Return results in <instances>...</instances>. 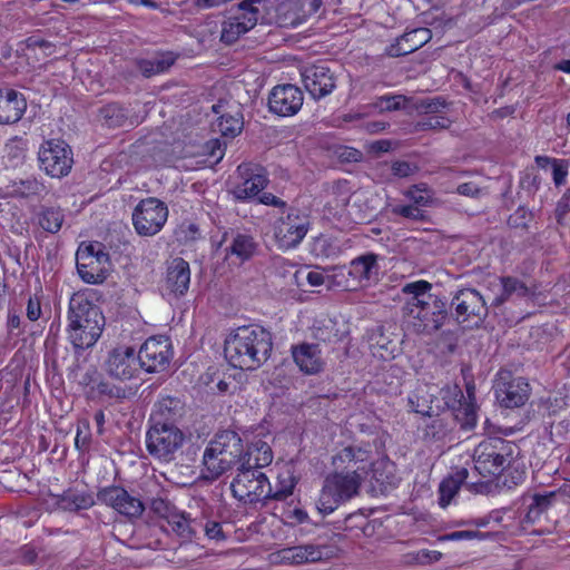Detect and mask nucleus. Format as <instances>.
Here are the masks:
<instances>
[{
    "mask_svg": "<svg viewBox=\"0 0 570 570\" xmlns=\"http://www.w3.org/2000/svg\"><path fill=\"white\" fill-rule=\"evenodd\" d=\"M306 278L311 286H321L325 283V276L320 272L312 271Z\"/></svg>",
    "mask_w": 570,
    "mask_h": 570,
    "instance_id": "64",
    "label": "nucleus"
},
{
    "mask_svg": "<svg viewBox=\"0 0 570 570\" xmlns=\"http://www.w3.org/2000/svg\"><path fill=\"white\" fill-rule=\"evenodd\" d=\"M244 127L243 115L237 110L234 114L224 112L214 124V130L224 137L234 138L239 135Z\"/></svg>",
    "mask_w": 570,
    "mask_h": 570,
    "instance_id": "36",
    "label": "nucleus"
},
{
    "mask_svg": "<svg viewBox=\"0 0 570 570\" xmlns=\"http://www.w3.org/2000/svg\"><path fill=\"white\" fill-rule=\"evenodd\" d=\"M495 396L504 407L522 406L530 396L529 383L523 377H512L509 381L501 377L495 385Z\"/></svg>",
    "mask_w": 570,
    "mask_h": 570,
    "instance_id": "22",
    "label": "nucleus"
},
{
    "mask_svg": "<svg viewBox=\"0 0 570 570\" xmlns=\"http://www.w3.org/2000/svg\"><path fill=\"white\" fill-rule=\"evenodd\" d=\"M139 368L138 355L135 348L129 346L114 348L106 361L108 374L121 381L135 377Z\"/></svg>",
    "mask_w": 570,
    "mask_h": 570,
    "instance_id": "20",
    "label": "nucleus"
},
{
    "mask_svg": "<svg viewBox=\"0 0 570 570\" xmlns=\"http://www.w3.org/2000/svg\"><path fill=\"white\" fill-rule=\"evenodd\" d=\"M452 315L460 324L478 325L488 315L489 307L481 293L474 288H462L451 299Z\"/></svg>",
    "mask_w": 570,
    "mask_h": 570,
    "instance_id": "11",
    "label": "nucleus"
},
{
    "mask_svg": "<svg viewBox=\"0 0 570 570\" xmlns=\"http://www.w3.org/2000/svg\"><path fill=\"white\" fill-rule=\"evenodd\" d=\"M175 56L171 52H159L150 58L136 60V67L146 78L164 73L175 63Z\"/></svg>",
    "mask_w": 570,
    "mask_h": 570,
    "instance_id": "33",
    "label": "nucleus"
},
{
    "mask_svg": "<svg viewBox=\"0 0 570 570\" xmlns=\"http://www.w3.org/2000/svg\"><path fill=\"white\" fill-rule=\"evenodd\" d=\"M476 534H478V532H474V531H454L449 534H445L444 537H442V539L456 541V540L472 539V538L476 537Z\"/></svg>",
    "mask_w": 570,
    "mask_h": 570,
    "instance_id": "62",
    "label": "nucleus"
},
{
    "mask_svg": "<svg viewBox=\"0 0 570 570\" xmlns=\"http://www.w3.org/2000/svg\"><path fill=\"white\" fill-rule=\"evenodd\" d=\"M40 170L52 178L67 176L73 165L70 146L60 139L45 140L38 150Z\"/></svg>",
    "mask_w": 570,
    "mask_h": 570,
    "instance_id": "8",
    "label": "nucleus"
},
{
    "mask_svg": "<svg viewBox=\"0 0 570 570\" xmlns=\"http://www.w3.org/2000/svg\"><path fill=\"white\" fill-rule=\"evenodd\" d=\"M237 174L242 181L234 186L232 194L240 202L258 196L269 181L266 169L258 164H240L237 167Z\"/></svg>",
    "mask_w": 570,
    "mask_h": 570,
    "instance_id": "16",
    "label": "nucleus"
},
{
    "mask_svg": "<svg viewBox=\"0 0 570 570\" xmlns=\"http://www.w3.org/2000/svg\"><path fill=\"white\" fill-rule=\"evenodd\" d=\"M432 284L428 281H415L403 286L407 294L404 313L409 324L417 334H432L439 331L449 316L446 302L431 293Z\"/></svg>",
    "mask_w": 570,
    "mask_h": 570,
    "instance_id": "2",
    "label": "nucleus"
},
{
    "mask_svg": "<svg viewBox=\"0 0 570 570\" xmlns=\"http://www.w3.org/2000/svg\"><path fill=\"white\" fill-rule=\"evenodd\" d=\"M517 451V445L511 441L488 438L474 449V469L484 479L495 478L510 466Z\"/></svg>",
    "mask_w": 570,
    "mask_h": 570,
    "instance_id": "6",
    "label": "nucleus"
},
{
    "mask_svg": "<svg viewBox=\"0 0 570 570\" xmlns=\"http://www.w3.org/2000/svg\"><path fill=\"white\" fill-rule=\"evenodd\" d=\"M292 356L295 364L305 374H316L323 370L324 362L317 344L302 343L292 346Z\"/></svg>",
    "mask_w": 570,
    "mask_h": 570,
    "instance_id": "27",
    "label": "nucleus"
},
{
    "mask_svg": "<svg viewBox=\"0 0 570 570\" xmlns=\"http://www.w3.org/2000/svg\"><path fill=\"white\" fill-rule=\"evenodd\" d=\"M88 267H89V265H86V264H80V263L77 264V269H78V273H79L81 279L88 284H97V283L101 282V279H102L101 275L98 273H94Z\"/></svg>",
    "mask_w": 570,
    "mask_h": 570,
    "instance_id": "53",
    "label": "nucleus"
},
{
    "mask_svg": "<svg viewBox=\"0 0 570 570\" xmlns=\"http://www.w3.org/2000/svg\"><path fill=\"white\" fill-rule=\"evenodd\" d=\"M189 283V264L180 257L174 258L167 267L165 282L166 289L175 296H181L187 292Z\"/></svg>",
    "mask_w": 570,
    "mask_h": 570,
    "instance_id": "28",
    "label": "nucleus"
},
{
    "mask_svg": "<svg viewBox=\"0 0 570 570\" xmlns=\"http://www.w3.org/2000/svg\"><path fill=\"white\" fill-rule=\"evenodd\" d=\"M183 404L179 399L171 396H164L156 402L150 416V421L157 422H173L176 416L181 414Z\"/></svg>",
    "mask_w": 570,
    "mask_h": 570,
    "instance_id": "35",
    "label": "nucleus"
},
{
    "mask_svg": "<svg viewBox=\"0 0 570 570\" xmlns=\"http://www.w3.org/2000/svg\"><path fill=\"white\" fill-rule=\"evenodd\" d=\"M494 11H507L519 4V0H483Z\"/></svg>",
    "mask_w": 570,
    "mask_h": 570,
    "instance_id": "57",
    "label": "nucleus"
},
{
    "mask_svg": "<svg viewBox=\"0 0 570 570\" xmlns=\"http://www.w3.org/2000/svg\"><path fill=\"white\" fill-rule=\"evenodd\" d=\"M456 191L460 195L468 196V197H478L480 194V188L473 184V183H463L458 186Z\"/></svg>",
    "mask_w": 570,
    "mask_h": 570,
    "instance_id": "59",
    "label": "nucleus"
},
{
    "mask_svg": "<svg viewBox=\"0 0 570 570\" xmlns=\"http://www.w3.org/2000/svg\"><path fill=\"white\" fill-rule=\"evenodd\" d=\"M168 219V207L158 198L148 197L138 203L132 213L135 230L140 236L158 234Z\"/></svg>",
    "mask_w": 570,
    "mask_h": 570,
    "instance_id": "10",
    "label": "nucleus"
},
{
    "mask_svg": "<svg viewBox=\"0 0 570 570\" xmlns=\"http://www.w3.org/2000/svg\"><path fill=\"white\" fill-rule=\"evenodd\" d=\"M273 461L271 446L263 440L252 442L247 450L243 449L240 468L262 469L269 465Z\"/></svg>",
    "mask_w": 570,
    "mask_h": 570,
    "instance_id": "31",
    "label": "nucleus"
},
{
    "mask_svg": "<svg viewBox=\"0 0 570 570\" xmlns=\"http://www.w3.org/2000/svg\"><path fill=\"white\" fill-rule=\"evenodd\" d=\"M230 489L234 497L245 502H258L271 497V483L259 469L237 468Z\"/></svg>",
    "mask_w": 570,
    "mask_h": 570,
    "instance_id": "9",
    "label": "nucleus"
},
{
    "mask_svg": "<svg viewBox=\"0 0 570 570\" xmlns=\"http://www.w3.org/2000/svg\"><path fill=\"white\" fill-rule=\"evenodd\" d=\"M224 245L225 256H235L242 263L249 261L258 250V243L252 235L236 230L224 232L218 247Z\"/></svg>",
    "mask_w": 570,
    "mask_h": 570,
    "instance_id": "21",
    "label": "nucleus"
},
{
    "mask_svg": "<svg viewBox=\"0 0 570 570\" xmlns=\"http://www.w3.org/2000/svg\"><path fill=\"white\" fill-rule=\"evenodd\" d=\"M500 293L494 296L491 306L499 307L507 302L528 298L534 295V291L522 279L514 276H501L498 278Z\"/></svg>",
    "mask_w": 570,
    "mask_h": 570,
    "instance_id": "26",
    "label": "nucleus"
},
{
    "mask_svg": "<svg viewBox=\"0 0 570 570\" xmlns=\"http://www.w3.org/2000/svg\"><path fill=\"white\" fill-rule=\"evenodd\" d=\"M569 164L563 159H553L552 161V179L557 187L566 184Z\"/></svg>",
    "mask_w": 570,
    "mask_h": 570,
    "instance_id": "47",
    "label": "nucleus"
},
{
    "mask_svg": "<svg viewBox=\"0 0 570 570\" xmlns=\"http://www.w3.org/2000/svg\"><path fill=\"white\" fill-rule=\"evenodd\" d=\"M171 530L184 541H189L195 534V529L191 525V521L187 518L185 512L175 510L166 519Z\"/></svg>",
    "mask_w": 570,
    "mask_h": 570,
    "instance_id": "38",
    "label": "nucleus"
},
{
    "mask_svg": "<svg viewBox=\"0 0 570 570\" xmlns=\"http://www.w3.org/2000/svg\"><path fill=\"white\" fill-rule=\"evenodd\" d=\"M142 491L145 507L148 505L158 517L167 519L176 510L167 499L166 491L157 482L145 481Z\"/></svg>",
    "mask_w": 570,
    "mask_h": 570,
    "instance_id": "29",
    "label": "nucleus"
},
{
    "mask_svg": "<svg viewBox=\"0 0 570 570\" xmlns=\"http://www.w3.org/2000/svg\"><path fill=\"white\" fill-rule=\"evenodd\" d=\"M336 469L353 468L350 472L328 474L316 502L320 513L326 515L334 512L340 504L358 493L362 474L367 473L372 465V449L370 444L348 445L340 450L332 459Z\"/></svg>",
    "mask_w": 570,
    "mask_h": 570,
    "instance_id": "1",
    "label": "nucleus"
},
{
    "mask_svg": "<svg viewBox=\"0 0 570 570\" xmlns=\"http://www.w3.org/2000/svg\"><path fill=\"white\" fill-rule=\"evenodd\" d=\"M102 115L109 120L110 126H121L122 121L126 119L124 109L116 104L106 106L102 109Z\"/></svg>",
    "mask_w": 570,
    "mask_h": 570,
    "instance_id": "48",
    "label": "nucleus"
},
{
    "mask_svg": "<svg viewBox=\"0 0 570 570\" xmlns=\"http://www.w3.org/2000/svg\"><path fill=\"white\" fill-rule=\"evenodd\" d=\"M311 222L307 215L298 210H291L285 217H281L274 225V237L281 249L297 247L307 232Z\"/></svg>",
    "mask_w": 570,
    "mask_h": 570,
    "instance_id": "13",
    "label": "nucleus"
},
{
    "mask_svg": "<svg viewBox=\"0 0 570 570\" xmlns=\"http://www.w3.org/2000/svg\"><path fill=\"white\" fill-rule=\"evenodd\" d=\"M431 38L432 32L428 28L412 29L399 37L394 43L386 47L385 53L390 57L410 55L428 43Z\"/></svg>",
    "mask_w": 570,
    "mask_h": 570,
    "instance_id": "25",
    "label": "nucleus"
},
{
    "mask_svg": "<svg viewBox=\"0 0 570 570\" xmlns=\"http://www.w3.org/2000/svg\"><path fill=\"white\" fill-rule=\"evenodd\" d=\"M37 224L47 233L57 234L63 224L65 215L60 208L42 207L36 215Z\"/></svg>",
    "mask_w": 570,
    "mask_h": 570,
    "instance_id": "37",
    "label": "nucleus"
},
{
    "mask_svg": "<svg viewBox=\"0 0 570 570\" xmlns=\"http://www.w3.org/2000/svg\"><path fill=\"white\" fill-rule=\"evenodd\" d=\"M294 488L295 480L292 475L288 474L286 478H279V484L276 490L274 491L271 487V497H268V499L278 501L285 500L293 493Z\"/></svg>",
    "mask_w": 570,
    "mask_h": 570,
    "instance_id": "43",
    "label": "nucleus"
},
{
    "mask_svg": "<svg viewBox=\"0 0 570 570\" xmlns=\"http://www.w3.org/2000/svg\"><path fill=\"white\" fill-rule=\"evenodd\" d=\"M301 77L304 88L315 100L328 96L336 87L335 76L325 63L305 67Z\"/></svg>",
    "mask_w": 570,
    "mask_h": 570,
    "instance_id": "19",
    "label": "nucleus"
},
{
    "mask_svg": "<svg viewBox=\"0 0 570 570\" xmlns=\"http://www.w3.org/2000/svg\"><path fill=\"white\" fill-rule=\"evenodd\" d=\"M96 394L107 395L112 399H124L126 396V391L121 386L111 384V383L100 379V381L98 382V384L95 389V393L92 394V396H95Z\"/></svg>",
    "mask_w": 570,
    "mask_h": 570,
    "instance_id": "46",
    "label": "nucleus"
},
{
    "mask_svg": "<svg viewBox=\"0 0 570 570\" xmlns=\"http://www.w3.org/2000/svg\"><path fill=\"white\" fill-rule=\"evenodd\" d=\"M451 125L450 119L443 117V116H432L428 119L417 122V127L421 130H429V129H446Z\"/></svg>",
    "mask_w": 570,
    "mask_h": 570,
    "instance_id": "50",
    "label": "nucleus"
},
{
    "mask_svg": "<svg viewBox=\"0 0 570 570\" xmlns=\"http://www.w3.org/2000/svg\"><path fill=\"white\" fill-rule=\"evenodd\" d=\"M91 440L90 425L87 420H81L77 425V433L75 438V445L80 451H86L89 448Z\"/></svg>",
    "mask_w": 570,
    "mask_h": 570,
    "instance_id": "45",
    "label": "nucleus"
},
{
    "mask_svg": "<svg viewBox=\"0 0 570 570\" xmlns=\"http://www.w3.org/2000/svg\"><path fill=\"white\" fill-rule=\"evenodd\" d=\"M322 0H285L278 8V20L284 26L296 27L317 12Z\"/></svg>",
    "mask_w": 570,
    "mask_h": 570,
    "instance_id": "23",
    "label": "nucleus"
},
{
    "mask_svg": "<svg viewBox=\"0 0 570 570\" xmlns=\"http://www.w3.org/2000/svg\"><path fill=\"white\" fill-rule=\"evenodd\" d=\"M469 476V471L465 468L458 469L445 478L439 487V503L442 508L448 507L453 498L458 494L461 485Z\"/></svg>",
    "mask_w": 570,
    "mask_h": 570,
    "instance_id": "34",
    "label": "nucleus"
},
{
    "mask_svg": "<svg viewBox=\"0 0 570 570\" xmlns=\"http://www.w3.org/2000/svg\"><path fill=\"white\" fill-rule=\"evenodd\" d=\"M101 379L100 372L95 366H88L79 373L78 383L90 389V393H95V389Z\"/></svg>",
    "mask_w": 570,
    "mask_h": 570,
    "instance_id": "44",
    "label": "nucleus"
},
{
    "mask_svg": "<svg viewBox=\"0 0 570 570\" xmlns=\"http://www.w3.org/2000/svg\"><path fill=\"white\" fill-rule=\"evenodd\" d=\"M392 213L412 220H422L423 212L415 205H397L392 208Z\"/></svg>",
    "mask_w": 570,
    "mask_h": 570,
    "instance_id": "49",
    "label": "nucleus"
},
{
    "mask_svg": "<svg viewBox=\"0 0 570 570\" xmlns=\"http://www.w3.org/2000/svg\"><path fill=\"white\" fill-rule=\"evenodd\" d=\"M207 149L209 150V155L212 157H217V159H222L224 156L223 145L218 139H213L208 141Z\"/></svg>",
    "mask_w": 570,
    "mask_h": 570,
    "instance_id": "63",
    "label": "nucleus"
},
{
    "mask_svg": "<svg viewBox=\"0 0 570 570\" xmlns=\"http://www.w3.org/2000/svg\"><path fill=\"white\" fill-rule=\"evenodd\" d=\"M304 101L302 90L291 83L275 86L268 95L269 111L282 117L296 115Z\"/></svg>",
    "mask_w": 570,
    "mask_h": 570,
    "instance_id": "18",
    "label": "nucleus"
},
{
    "mask_svg": "<svg viewBox=\"0 0 570 570\" xmlns=\"http://www.w3.org/2000/svg\"><path fill=\"white\" fill-rule=\"evenodd\" d=\"M406 196L414 203L415 206H430L433 204V191L425 185H415L407 193Z\"/></svg>",
    "mask_w": 570,
    "mask_h": 570,
    "instance_id": "41",
    "label": "nucleus"
},
{
    "mask_svg": "<svg viewBox=\"0 0 570 570\" xmlns=\"http://www.w3.org/2000/svg\"><path fill=\"white\" fill-rule=\"evenodd\" d=\"M272 334L262 326H240L225 340L226 360L236 368L253 371L265 363L272 352Z\"/></svg>",
    "mask_w": 570,
    "mask_h": 570,
    "instance_id": "3",
    "label": "nucleus"
},
{
    "mask_svg": "<svg viewBox=\"0 0 570 570\" xmlns=\"http://www.w3.org/2000/svg\"><path fill=\"white\" fill-rule=\"evenodd\" d=\"M407 102L409 98L404 95H384L375 99L373 107L380 112L396 111L404 109Z\"/></svg>",
    "mask_w": 570,
    "mask_h": 570,
    "instance_id": "39",
    "label": "nucleus"
},
{
    "mask_svg": "<svg viewBox=\"0 0 570 570\" xmlns=\"http://www.w3.org/2000/svg\"><path fill=\"white\" fill-rule=\"evenodd\" d=\"M46 189L42 181L38 180L35 177H29L26 179H20L14 183V191L21 195L22 197H30L40 195Z\"/></svg>",
    "mask_w": 570,
    "mask_h": 570,
    "instance_id": "40",
    "label": "nucleus"
},
{
    "mask_svg": "<svg viewBox=\"0 0 570 570\" xmlns=\"http://www.w3.org/2000/svg\"><path fill=\"white\" fill-rule=\"evenodd\" d=\"M68 334L75 348H89L100 337L105 317L100 308L82 293H75L69 302Z\"/></svg>",
    "mask_w": 570,
    "mask_h": 570,
    "instance_id": "4",
    "label": "nucleus"
},
{
    "mask_svg": "<svg viewBox=\"0 0 570 570\" xmlns=\"http://www.w3.org/2000/svg\"><path fill=\"white\" fill-rule=\"evenodd\" d=\"M377 261L379 255L371 252L365 253L352 259L348 266L334 267V276L344 277L347 274L345 287L367 286L379 279L380 265Z\"/></svg>",
    "mask_w": 570,
    "mask_h": 570,
    "instance_id": "12",
    "label": "nucleus"
},
{
    "mask_svg": "<svg viewBox=\"0 0 570 570\" xmlns=\"http://www.w3.org/2000/svg\"><path fill=\"white\" fill-rule=\"evenodd\" d=\"M442 558L440 551L421 550L412 557V561L419 564H429L439 561Z\"/></svg>",
    "mask_w": 570,
    "mask_h": 570,
    "instance_id": "52",
    "label": "nucleus"
},
{
    "mask_svg": "<svg viewBox=\"0 0 570 570\" xmlns=\"http://www.w3.org/2000/svg\"><path fill=\"white\" fill-rule=\"evenodd\" d=\"M184 440V433L173 422H153L146 433V448L154 459L170 462Z\"/></svg>",
    "mask_w": 570,
    "mask_h": 570,
    "instance_id": "7",
    "label": "nucleus"
},
{
    "mask_svg": "<svg viewBox=\"0 0 570 570\" xmlns=\"http://www.w3.org/2000/svg\"><path fill=\"white\" fill-rule=\"evenodd\" d=\"M456 419L464 430H472L476 424V406L473 402L461 404L456 412Z\"/></svg>",
    "mask_w": 570,
    "mask_h": 570,
    "instance_id": "42",
    "label": "nucleus"
},
{
    "mask_svg": "<svg viewBox=\"0 0 570 570\" xmlns=\"http://www.w3.org/2000/svg\"><path fill=\"white\" fill-rule=\"evenodd\" d=\"M55 504L63 511L73 512L91 508L95 499L89 492L68 489L62 494L55 495Z\"/></svg>",
    "mask_w": 570,
    "mask_h": 570,
    "instance_id": "32",
    "label": "nucleus"
},
{
    "mask_svg": "<svg viewBox=\"0 0 570 570\" xmlns=\"http://www.w3.org/2000/svg\"><path fill=\"white\" fill-rule=\"evenodd\" d=\"M97 499L102 504L114 509L119 514L130 520L139 519L145 511V502L142 499L128 492L122 487H105L97 492Z\"/></svg>",
    "mask_w": 570,
    "mask_h": 570,
    "instance_id": "14",
    "label": "nucleus"
},
{
    "mask_svg": "<svg viewBox=\"0 0 570 570\" xmlns=\"http://www.w3.org/2000/svg\"><path fill=\"white\" fill-rule=\"evenodd\" d=\"M27 102L22 94L16 90H0V124H14L24 114Z\"/></svg>",
    "mask_w": 570,
    "mask_h": 570,
    "instance_id": "30",
    "label": "nucleus"
},
{
    "mask_svg": "<svg viewBox=\"0 0 570 570\" xmlns=\"http://www.w3.org/2000/svg\"><path fill=\"white\" fill-rule=\"evenodd\" d=\"M205 533L209 539L224 540L222 524L216 521H208L205 525Z\"/></svg>",
    "mask_w": 570,
    "mask_h": 570,
    "instance_id": "56",
    "label": "nucleus"
},
{
    "mask_svg": "<svg viewBox=\"0 0 570 570\" xmlns=\"http://www.w3.org/2000/svg\"><path fill=\"white\" fill-rule=\"evenodd\" d=\"M230 1L232 0H191L193 4L200 10L217 8Z\"/></svg>",
    "mask_w": 570,
    "mask_h": 570,
    "instance_id": "60",
    "label": "nucleus"
},
{
    "mask_svg": "<svg viewBox=\"0 0 570 570\" xmlns=\"http://www.w3.org/2000/svg\"><path fill=\"white\" fill-rule=\"evenodd\" d=\"M41 315V307L38 301L29 299L27 306V316L30 321H37Z\"/></svg>",
    "mask_w": 570,
    "mask_h": 570,
    "instance_id": "61",
    "label": "nucleus"
},
{
    "mask_svg": "<svg viewBox=\"0 0 570 570\" xmlns=\"http://www.w3.org/2000/svg\"><path fill=\"white\" fill-rule=\"evenodd\" d=\"M139 366L148 373L161 372L173 357L171 343L166 336H151L137 353Z\"/></svg>",
    "mask_w": 570,
    "mask_h": 570,
    "instance_id": "15",
    "label": "nucleus"
},
{
    "mask_svg": "<svg viewBox=\"0 0 570 570\" xmlns=\"http://www.w3.org/2000/svg\"><path fill=\"white\" fill-rule=\"evenodd\" d=\"M277 557L283 564L301 566L327 559L330 556L327 547L309 543L284 548L277 552Z\"/></svg>",
    "mask_w": 570,
    "mask_h": 570,
    "instance_id": "24",
    "label": "nucleus"
},
{
    "mask_svg": "<svg viewBox=\"0 0 570 570\" xmlns=\"http://www.w3.org/2000/svg\"><path fill=\"white\" fill-rule=\"evenodd\" d=\"M554 495L556 492H549L547 494H534L531 503L538 508L539 512L543 513L551 505Z\"/></svg>",
    "mask_w": 570,
    "mask_h": 570,
    "instance_id": "54",
    "label": "nucleus"
},
{
    "mask_svg": "<svg viewBox=\"0 0 570 570\" xmlns=\"http://www.w3.org/2000/svg\"><path fill=\"white\" fill-rule=\"evenodd\" d=\"M392 174L399 178H405L416 171V166L409 161L397 160L391 166Z\"/></svg>",
    "mask_w": 570,
    "mask_h": 570,
    "instance_id": "51",
    "label": "nucleus"
},
{
    "mask_svg": "<svg viewBox=\"0 0 570 570\" xmlns=\"http://www.w3.org/2000/svg\"><path fill=\"white\" fill-rule=\"evenodd\" d=\"M243 441L238 433L224 430L215 434L203 454L205 478L215 480L235 465H242Z\"/></svg>",
    "mask_w": 570,
    "mask_h": 570,
    "instance_id": "5",
    "label": "nucleus"
},
{
    "mask_svg": "<svg viewBox=\"0 0 570 570\" xmlns=\"http://www.w3.org/2000/svg\"><path fill=\"white\" fill-rule=\"evenodd\" d=\"M446 102L441 97L430 98L422 101L421 107H423L426 112L436 114L440 112L443 108H445Z\"/></svg>",
    "mask_w": 570,
    "mask_h": 570,
    "instance_id": "55",
    "label": "nucleus"
},
{
    "mask_svg": "<svg viewBox=\"0 0 570 570\" xmlns=\"http://www.w3.org/2000/svg\"><path fill=\"white\" fill-rule=\"evenodd\" d=\"M262 0H244L238 4L242 11L238 16L228 19L223 23L220 40L226 45H232L253 29L258 21V9L255 3Z\"/></svg>",
    "mask_w": 570,
    "mask_h": 570,
    "instance_id": "17",
    "label": "nucleus"
},
{
    "mask_svg": "<svg viewBox=\"0 0 570 570\" xmlns=\"http://www.w3.org/2000/svg\"><path fill=\"white\" fill-rule=\"evenodd\" d=\"M258 203L267 206L284 208L286 203L271 193H264L258 197Z\"/></svg>",
    "mask_w": 570,
    "mask_h": 570,
    "instance_id": "58",
    "label": "nucleus"
}]
</instances>
